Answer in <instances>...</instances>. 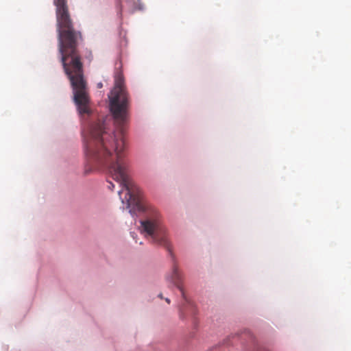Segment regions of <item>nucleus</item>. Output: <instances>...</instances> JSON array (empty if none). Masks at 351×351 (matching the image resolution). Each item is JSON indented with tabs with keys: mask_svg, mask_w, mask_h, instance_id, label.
Listing matches in <instances>:
<instances>
[{
	"mask_svg": "<svg viewBox=\"0 0 351 351\" xmlns=\"http://www.w3.org/2000/svg\"><path fill=\"white\" fill-rule=\"evenodd\" d=\"M165 301L169 304L170 303V300L169 298H165Z\"/></svg>",
	"mask_w": 351,
	"mask_h": 351,
	"instance_id": "obj_6",
	"label": "nucleus"
},
{
	"mask_svg": "<svg viewBox=\"0 0 351 351\" xmlns=\"http://www.w3.org/2000/svg\"><path fill=\"white\" fill-rule=\"evenodd\" d=\"M108 97L117 132L111 134L107 131L104 121H99L91 125L89 135L85 141V173L106 169L112 179L122 186L119 195L126 208L130 209V213L134 210L145 213V219L141 221L143 232L150 237L152 243L171 252L167 230L161 223L159 212L152 205L140 200L138 189L130 176L124 138L129 100L121 72L114 75V86Z\"/></svg>",
	"mask_w": 351,
	"mask_h": 351,
	"instance_id": "obj_1",
	"label": "nucleus"
},
{
	"mask_svg": "<svg viewBox=\"0 0 351 351\" xmlns=\"http://www.w3.org/2000/svg\"><path fill=\"white\" fill-rule=\"evenodd\" d=\"M109 184H110V185L108 186V188H109V189H112V188H114V184H113L112 182H109Z\"/></svg>",
	"mask_w": 351,
	"mask_h": 351,
	"instance_id": "obj_5",
	"label": "nucleus"
},
{
	"mask_svg": "<svg viewBox=\"0 0 351 351\" xmlns=\"http://www.w3.org/2000/svg\"><path fill=\"white\" fill-rule=\"evenodd\" d=\"M53 3L56 7L57 25H73L66 0H53Z\"/></svg>",
	"mask_w": 351,
	"mask_h": 351,
	"instance_id": "obj_2",
	"label": "nucleus"
},
{
	"mask_svg": "<svg viewBox=\"0 0 351 351\" xmlns=\"http://www.w3.org/2000/svg\"><path fill=\"white\" fill-rule=\"evenodd\" d=\"M99 87H101V86H102V84H99Z\"/></svg>",
	"mask_w": 351,
	"mask_h": 351,
	"instance_id": "obj_8",
	"label": "nucleus"
},
{
	"mask_svg": "<svg viewBox=\"0 0 351 351\" xmlns=\"http://www.w3.org/2000/svg\"><path fill=\"white\" fill-rule=\"evenodd\" d=\"M158 297L160 298H162V294H159Z\"/></svg>",
	"mask_w": 351,
	"mask_h": 351,
	"instance_id": "obj_7",
	"label": "nucleus"
},
{
	"mask_svg": "<svg viewBox=\"0 0 351 351\" xmlns=\"http://www.w3.org/2000/svg\"><path fill=\"white\" fill-rule=\"evenodd\" d=\"M92 56H92V53H91V51H88V55L87 58H89V59H90V58H92Z\"/></svg>",
	"mask_w": 351,
	"mask_h": 351,
	"instance_id": "obj_4",
	"label": "nucleus"
},
{
	"mask_svg": "<svg viewBox=\"0 0 351 351\" xmlns=\"http://www.w3.org/2000/svg\"><path fill=\"white\" fill-rule=\"evenodd\" d=\"M167 279L173 284L181 292L182 296L184 299H186L185 298V293L184 291L183 287L182 285V277L180 274L178 266L174 264L173 266V269L171 274L170 276H168L167 277Z\"/></svg>",
	"mask_w": 351,
	"mask_h": 351,
	"instance_id": "obj_3",
	"label": "nucleus"
}]
</instances>
